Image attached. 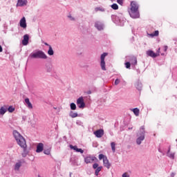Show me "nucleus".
Masks as SVG:
<instances>
[{
  "mask_svg": "<svg viewBox=\"0 0 177 177\" xmlns=\"http://www.w3.org/2000/svg\"><path fill=\"white\" fill-rule=\"evenodd\" d=\"M145 133H146V131H145V127L142 126L137 133V139H136L137 145H142V142L145 140Z\"/></svg>",
  "mask_w": 177,
  "mask_h": 177,
  "instance_id": "nucleus-3",
  "label": "nucleus"
},
{
  "mask_svg": "<svg viewBox=\"0 0 177 177\" xmlns=\"http://www.w3.org/2000/svg\"><path fill=\"white\" fill-rule=\"evenodd\" d=\"M15 110H16V109L13 106H10L8 108L7 107V111H8V113H13Z\"/></svg>",
  "mask_w": 177,
  "mask_h": 177,
  "instance_id": "nucleus-28",
  "label": "nucleus"
},
{
  "mask_svg": "<svg viewBox=\"0 0 177 177\" xmlns=\"http://www.w3.org/2000/svg\"><path fill=\"white\" fill-rule=\"evenodd\" d=\"M131 111H133V113L135 114V115H136V117H139V113H140L139 109H138V108H134V109H131Z\"/></svg>",
  "mask_w": 177,
  "mask_h": 177,
  "instance_id": "nucleus-25",
  "label": "nucleus"
},
{
  "mask_svg": "<svg viewBox=\"0 0 177 177\" xmlns=\"http://www.w3.org/2000/svg\"><path fill=\"white\" fill-rule=\"evenodd\" d=\"M159 32L156 30L153 33L148 34L149 37L153 38V37H158Z\"/></svg>",
  "mask_w": 177,
  "mask_h": 177,
  "instance_id": "nucleus-27",
  "label": "nucleus"
},
{
  "mask_svg": "<svg viewBox=\"0 0 177 177\" xmlns=\"http://www.w3.org/2000/svg\"><path fill=\"white\" fill-rule=\"evenodd\" d=\"M167 156L169 157V158H171V160L175 158V152H171V147H169V149L167 152Z\"/></svg>",
  "mask_w": 177,
  "mask_h": 177,
  "instance_id": "nucleus-19",
  "label": "nucleus"
},
{
  "mask_svg": "<svg viewBox=\"0 0 177 177\" xmlns=\"http://www.w3.org/2000/svg\"><path fill=\"white\" fill-rule=\"evenodd\" d=\"M28 5V0H17V8H24Z\"/></svg>",
  "mask_w": 177,
  "mask_h": 177,
  "instance_id": "nucleus-10",
  "label": "nucleus"
},
{
  "mask_svg": "<svg viewBox=\"0 0 177 177\" xmlns=\"http://www.w3.org/2000/svg\"><path fill=\"white\" fill-rule=\"evenodd\" d=\"M115 20L116 24H118L119 26H124L125 23V19L122 18V15H118L115 17Z\"/></svg>",
  "mask_w": 177,
  "mask_h": 177,
  "instance_id": "nucleus-8",
  "label": "nucleus"
},
{
  "mask_svg": "<svg viewBox=\"0 0 177 177\" xmlns=\"http://www.w3.org/2000/svg\"><path fill=\"white\" fill-rule=\"evenodd\" d=\"M44 153V154H46V156H49L50 154V149H45Z\"/></svg>",
  "mask_w": 177,
  "mask_h": 177,
  "instance_id": "nucleus-35",
  "label": "nucleus"
},
{
  "mask_svg": "<svg viewBox=\"0 0 177 177\" xmlns=\"http://www.w3.org/2000/svg\"><path fill=\"white\" fill-rule=\"evenodd\" d=\"M175 175H176V174L172 172V173H171L170 176L171 177H175Z\"/></svg>",
  "mask_w": 177,
  "mask_h": 177,
  "instance_id": "nucleus-42",
  "label": "nucleus"
},
{
  "mask_svg": "<svg viewBox=\"0 0 177 177\" xmlns=\"http://www.w3.org/2000/svg\"><path fill=\"white\" fill-rule=\"evenodd\" d=\"M95 27L99 31H102V30H104V24H103V23L100 22L99 21H97L95 22Z\"/></svg>",
  "mask_w": 177,
  "mask_h": 177,
  "instance_id": "nucleus-12",
  "label": "nucleus"
},
{
  "mask_svg": "<svg viewBox=\"0 0 177 177\" xmlns=\"http://www.w3.org/2000/svg\"><path fill=\"white\" fill-rule=\"evenodd\" d=\"M69 115L71 118H76V117H78V113L71 111L69 113Z\"/></svg>",
  "mask_w": 177,
  "mask_h": 177,
  "instance_id": "nucleus-26",
  "label": "nucleus"
},
{
  "mask_svg": "<svg viewBox=\"0 0 177 177\" xmlns=\"http://www.w3.org/2000/svg\"><path fill=\"white\" fill-rule=\"evenodd\" d=\"M54 110H57V108L53 107Z\"/></svg>",
  "mask_w": 177,
  "mask_h": 177,
  "instance_id": "nucleus-47",
  "label": "nucleus"
},
{
  "mask_svg": "<svg viewBox=\"0 0 177 177\" xmlns=\"http://www.w3.org/2000/svg\"><path fill=\"white\" fill-rule=\"evenodd\" d=\"M44 151V144L39 143L37 146L36 153H42Z\"/></svg>",
  "mask_w": 177,
  "mask_h": 177,
  "instance_id": "nucleus-20",
  "label": "nucleus"
},
{
  "mask_svg": "<svg viewBox=\"0 0 177 177\" xmlns=\"http://www.w3.org/2000/svg\"><path fill=\"white\" fill-rule=\"evenodd\" d=\"M120 82H121V81L120 80V79H116V80H115L114 84H115V85H118V84H120Z\"/></svg>",
  "mask_w": 177,
  "mask_h": 177,
  "instance_id": "nucleus-41",
  "label": "nucleus"
},
{
  "mask_svg": "<svg viewBox=\"0 0 177 177\" xmlns=\"http://www.w3.org/2000/svg\"><path fill=\"white\" fill-rule=\"evenodd\" d=\"M3 50L2 49V46L0 45V52H2Z\"/></svg>",
  "mask_w": 177,
  "mask_h": 177,
  "instance_id": "nucleus-45",
  "label": "nucleus"
},
{
  "mask_svg": "<svg viewBox=\"0 0 177 177\" xmlns=\"http://www.w3.org/2000/svg\"><path fill=\"white\" fill-rule=\"evenodd\" d=\"M105 10L103 8V7H96L95 8V12H104Z\"/></svg>",
  "mask_w": 177,
  "mask_h": 177,
  "instance_id": "nucleus-31",
  "label": "nucleus"
},
{
  "mask_svg": "<svg viewBox=\"0 0 177 177\" xmlns=\"http://www.w3.org/2000/svg\"><path fill=\"white\" fill-rule=\"evenodd\" d=\"M135 86H136V89H138V91H142V83L138 81L135 84Z\"/></svg>",
  "mask_w": 177,
  "mask_h": 177,
  "instance_id": "nucleus-23",
  "label": "nucleus"
},
{
  "mask_svg": "<svg viewBox=\"0 0 177 177\" xmlns=\"http://www.w3.org/2000/svg\"><path fill=\"white\" fill-rule=\"evenodd\" d=\"M107 158V156H105L103 154H100L99 156H98V158L99 160H104V158Z\"/></svg>",
  "mask_w": 177,
  "mask_h": 177,
  "instance_id": "nucleus-36",
  "label": "nucleus"
},
{
  "mask_svg": "<svg viewBox=\"0 0 177 177\" xmlns=\"http://www.w3.org/2000/svg\"><path fill=\"white\" fill-rule=\"evenodd\" d=\"M96 138H102L104 135V131L103 129H99L93 132Z\"/></svg>",
  "mask_w": 177,
  "mask_h": 177,
  "instance_id": "nucleus-14",
  "label": "nucleus"
},
{
  "mask_svg": "<svg viewBox=\"0 0 177 177\" xmlns=\"http://www.w3.org/2000/svg\"><path fill=\"white\" fill-rule=\"evenodd\" d=\"M111 8L113 9V10H118V5L117 3L112 4Z\"/></svg>",
  "mask_w": 177,
  "mask_h": 177,
  "instance_id": "nucleus-32",
  "label": "nucleus"
},
{
  "mask_svg": "<svg viewBox=\"0 0 177 177\" xmlns=\"http://www.w3.org/2000/svg\"><path fill=\"white\" fill-rule=\"evenodd\" d=\"M93 168L94 169H97V168H99V165L97 163H95L93 165Z\"/></svg>",
  "mask_w": 177,
  "mask_h": 177,
  "instance_id": "nucleus-40",
  "label": "nucleus"
},
{
  "mask_svg": "<svg viewBox=\"0 0 177 177\" xmlns=\"http://www.w3.org/2000/svg\"><path fill=\"white\" fill-rule=\"evenodd\" d=\"M126 60L130 63L131 66H136V64H138V59L135 56H127Z\"/></svg>",
  "mask_w": 177,
  "mask_h": 177,
  "instance_id": "nucleus-6",
  "label": "nucleus"
},
{
  "mask_svg": "<svg viewBox=\"0 0 177 177\" xmlns=\"http://www.w3.org/2000/svg\"><path fill=\"white\" fill-rule=\"evenodd\" d=\"M71 110H77V105L75 103H71Z\"/></svg>",
  "mask_w": 177,
  "mask_h": 177,
  "instance_id": "nucleus-33",
  "label": "nucleus"
},
{
  "mask_svg": "<svg viewBox=\"0 0 177 177\" xmlns=\"http://www.w3.org/2000/svg\"><path fill=\"white\" fill-rule=\"evenodd\" d=\"M168 49V46H164V50H165V52H167V50Z\"/></svg>",
  "mask_w": 177,
  "mask_h": 177,
  "instance_id": "nucleus-43",
  "label": "nucleus"
},
{
  "mask_svg": "<svg viewBox=\"0 0 177 177\" xmlns=\"http://www.w3.org/2000/svg\"><path fill=\"white\" fill-rule=\"evenodd\" d=\"M129 13L132 19H139L140 17V15L139 14V4L136 1L131 2V8Z\"/></svg>",
  "mask_w": 177,
  "mask_h": 177,
  "instance_id": "nucleus-2",
  "label": "nucleus"
},
{
  "mask_svg": "<svg viewBox=\"0 0 177 177\" xmlns=\"http://www.w3.org/2000/svg\"><path fill=\"white\" fill-rule=\"evenodd\" d=\"M69 20H71V21H74L75 20V18H74V17L71 16V15H68V16Z\"/></svg>",
  "mask_w": 177,
  "mask_h": 177,
  "instance_id": "nucleus-39",
  "label": "nucleus"
},
{
  "mask_svg": "<svg viewBox=\"0 0 177 177\" xmlns=\"http://www.w3.org/2000/svg\"><path fill=\"white\" fill-rule=\"evenodd\" d=\"M107 53H104L103 54L101 55L100 57V66H101V68L102 70H103V71H106V62H104V59H106V56H107Z\"/></svg>",
  "mask_w": 177,
  "mask_h": 177,
  "instance_id": "nucleus-5",
  "label": "nucleus"
},
{
  "mask_svg": "<svg viewBox=\"0 0 177 177\" xmlns=\"http://www.w3.org/2000/svg\"><path fill=\"white\" fill-rule=\"evenodd\" d=\"M103 164H104V167H106L107 169H110V167H111V164H110V162L109 161V159H107V158H104Z\"/></svg>",
  "mask_w": 177,
  "mask_h": 177,
  "instance_id": "nucleus-16",
  "label": "nucleus"
},
{
  "mask_svg": "<svg viewBox=\"0 0 177 177\" xmlns=\"http://www.w3.org/2000/svg\"><path fill=\"white\" fill-rule=\"evenodd\" d=\"M12 135L17 143V145L24 150L22 157H27L28 150H27V142L26 141V138H24V137H23V136H21V134H20L17 130H14L12 131Z\"/></svg>",
  "mask_w": 177,
  "mask_h": 177,
  "instance_id": "nucleus-1",
  "label": "nucleus"
},
{
  "mask_svg": "<svg viewBox=\"0 0 177 177\" xmlns=\"http://www.w3.org/2000/svg\"><path fill=\"white\" fill-rule=\"evenodd\" d=\"M21 161H18L17 163H15L14 166V170L15 171H20V168L21 167Z\"/></svg>",
  "mask_w": 177,
  "mask_h": 177,
  "instance_id": "nucleus-22",
  "label": "nucleus"
},
{
  "mask_svg": "<svg viewBox=\"0 0 177 177\" xmlns=\"http://www.w3.org/2000/svg\"><path fill=\"white\" fill-rule=\"evenodd\" d=\"M160 48H158V53H158L159 55H160Z\"/></svg>",
  "mask_w": 177,
  "mask_h": 177,
  "instance_id": "nucleus-46",
  "label": "nucleus"
},
{
  "mask_svg": "<svg viewBox=\"0 0 177 177\" xmlns=\"http://www.w3.org/2000/svg\"><path fill=\"white\" fill-rule=\"evenodd\" d=\"M70 149H71L72 150H75V151H76L77 153L84 154V150H82V149L78 148V147L77 146L70 145Z\"/></svg>",
  "mask_w": 177,
  "mask_h": 177,
  "instance_id": "nucleus-15",
  "label": "nucleus"
},
{
  "mask_svg": "<svg viewBox=\"0 0 177 177\" xmlns=\"http://www.w3.org/2000/svg\"><path fill=\"white\" fill-rule=\"evenodd\" d=\"M88 93H91V91H89Z\"/></svg>",
  "mask_w": 177,
  "mask_h": 177,
  "instance_id": "nucleus-48",
  "label": "nucleus"
},
{
  "mask_svg": "<svg viewBox=\"0 0 177 177\" xmlns=\"http://www.w3.org/2000/svg\"><path fill=\"white\" fill-rule=\"evenodd\" d=\"M76 104L79 109H84L85 108V102L84 101V97H80L77 100Z\"/></svg>",
  "mask_w": 177,
  "mask_h": 177,
  "instance_id": "nucleus-9",
  "label": "nucleus"
},
{
  "mask_svg": "<svg viewBox=\"0 0 177 177\" xmlns=\"http://www.w3.org/2000/svg\"><path fill=\"white\" fill-rule=\"evenodd\" d=\"M30 57L32 59H48V56L42 50H38L37 52L32 53L30 55Z\"/></svg>",
  "mask_w": 177,
  "mask_h": 177,
  "instance_id": "nucleus-4",
  "label": "nucleus"
},
{
  "mask_svg": "<svg viewBox=\"0 0 177 177\" xmlns=\"http://www.w3.org/2000/svg\"><path fill=\"white\" fill-rule=\"evenodd\" d=\"M43 44H44V45H46V46H48V48H49V46H50V45H49L48 43H46V42H43Z\"/></svg>",
  "mask_w": 177,
  "mask_h": 177,
  "instance_id": "nucleus-44",
  "label": "nucleus"
},
{
  "mask_svg": "<svg viewBox=\"0 0 177 177\" xmlns=\"http://www.w3.org/2000/svg\"><path fill=\"white\" fill-rule=\"evenodd\" d=\"M25 103H26V107H28L29 110H32V104H31V102H30V99L26 98Z\"/></svg>",
  "mask_w": 177,
  "mask_h": 177,
  "instance_id": "nucleus-21",
  "label": "nucleus"
},
{
  "mask_svg": "<svg viewBox=\"0 0 177 177\" xmlns=\"http://www.w3.org/2000/svg\"><path fill=\"white\" fill-rule=\"evenodd\" d=\"M28 41H30V36L28 34L24 35L22 45H24V46H27V45H28Z\"/></svg>",
  "mask_w": 177,
  "mask_h": 177,
  "instance_id": "nucleus-13",
  "label": "nucleus"
},
{
  "mask_svg": "<svg viewBox=\"0 0 177 177\" xmlns=\"http://www.w3.org/2000/svg\"><path fill=\"white\" fill-rule=\"evenodd\" d=\"M48 48V55H49V56H53V55H55V52L53 51V48H52V46H49Z\"/></svg>",
  "mask_w": 177,
  "mask_h": 177,
  "instance_id": "nucleus-24",
  "label": "nucleus"
},
{
  "mask_svg": "<svg viewBox=\"0 0 177 177\" xmlns=\"http://www.w3.org/2000/svg\"><path fill=\"white\" fill-rule=\"evenodd\" d=\"M19 26L21 28H24V30H26L27 28V21L26 20V17H22L19 21Z\"/></svg>",
  "mask_w": 177,
  "mask_h": 177,
  "instance_id": "nucleus-11",
  "label": "nucleus"
},
{
  "mask_svg": "<svg viewBox=\"0 0 177 177\" xmlns=\"http://www.w3.org/2000/svg\"><path fill=\"white\" fill-rule=\"evenodd\" d=\"M102 168H103V167H98L95 169V175L96 176H99V172H100V171H102Z\"/></svg>",
  "mask_w": 177,
  "mask_h": 177,
  "instance_id": "nucleus-29",
  "label": "nucleus"
},
{
  "mask_svg": "<svg viewBox=\"0 0 177 177\" xmlns=\"http://www.w3.org/2000/svg\"><path fill=\"white\" fill-rule=\"evenodd\" d=\"M131 62H129V61L124 63V66L126 68H131Z\"/></svg>",
  "mask_w": 177,
  "mask_h": 177,
  "instance_id": "nucleus-34",
  "label": "nucleus"
},
{
  "mask_svg": "<svg viewBox=\"0 0 177 177\" xmlns=\"http://www.w3.org/2000/svg\"><path fill=\"white\" fill-rule=\"evenodd\" d=\"M8 111V106L4 105L0 107V115H5Z\"/></svg>",
  "mask_w": 177,
  "mask_h": 177,
  "instance_id": "nucleus-18",
  "label": "nucleus"
},
{
  "mask_svg": "<svg viewBox=\"0 0 177 177\" xmlns=\"http://www.w3.org/2000/svg\"><path fill=\"white\" fill-rule=\"evenodd\" d=\"M122 177H131V176L129 175V174H128V172H124L122 175Z\"/></svg>",
  "mask_w": 177,
  "mask_h": 177,
  "instance_id": "nucleus-38",
  "label": "nucleus"
},
{
  "mask_svg": "<svg viewBox=\"0 0 177 177\" xmlns=\"http://www.w3.org/2000/svg\"><path fill=\"white\" fill-rule=\"evenodd\" d=\"M97 160V158H96V157L91 155H88L84 158V162H86V164H93V162H95V161Z\"/></svg>",
  "mask_w": 177,
  "mask_h": 177,
  "instance_id": "nucleus-7",
  "label": "nucleus"
},
{
  "mask_svg": "<svg viewBox=\"0 0 177 177\" xmlns=\"http://www.w3.org/2000/svg\"><path fill=\"white\" fill-rule=\"evenodd\" d=\"M147 56H149L150 57H157V56H159L158 53H156L154 52H153V50H149L147 51Z\"/></svg>",
  "mask_w": 177,
  "mask_h": 177,
  "instance_id": "nucleus-17",
  "label": "nucleus"
},
{
  "mask_svg": "<svg viewBox=\"0 0 177 177\" xmlns=\"http://www.w3.org/2000/svg\"><path fill=\"white\" fill-rule=\"evenodd\" d=\"M125 0H117L118 3H119V5H121V6H122V5H124V1Z\"/></svg>",
  "mask_w": 177,
  "mask_h": 177,
  "instance_id": "nucleus-37",
  "label": "nucleus"
},
{
  "mask_svg": "<svg viewBox=\"0 0 177 177\" xmlns=\"http://www.w3.org/2000/svg\"><path fill=\"white\" fill-rule=\"evenodd\" d=\"M111 147L113 153H115V142H111Z\"/></svg>",
  "mask_w": 177,
  "mask_h": 177,
  "instance_id": "nucleus-30",
  "label": "nucleus"
}]
</instances>
